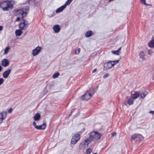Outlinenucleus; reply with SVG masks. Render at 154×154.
Listing matches in <instances>:
<instances>
[{
    "label": "nucleus",
    "mask_w": 154,
    "mask_h": 154,
    "mask_svg": "<svg viewBox=\"0 0 154 154\" xmlns=\"http://www.w3.org/2000/svg\"><path fill=\"white\" fill-rule=\"evenodd\" d=\"M92 31L91 30H89L86 32L85 33V36L87 38H89L91 37L92 35Z\"/></svg>",
    "instance_id": "nucleus-19"
},
{
    "label": "nucleus",
    "mask_w": 154,
    "mask_h": 154,
    "mask_svg": "<svg viewBox=\"0 0 154 154\" xmlns=\"http://www.w3.org/2000/svg\"><path fill=\"white\" fill-rule=\"evenodd\" d=\"M11 72V69H8L5 71L3 73V77L5 79L7 78L8 77Z\"/></svg>",
    "instance_id": "nucleus-11"
},
{
    "label": "nucleus",
    "mask_w": 154,
    "mask_h": 154,
    "mask_svg": "<svg viewBox=\"0 0 154 154\" xmlns=\"http://www.w3.org/2000/svg\"><path fill=\"white\" fill-rule=\"evenodd\" d=\"M20 9L23 12H24L25 16H26V14L28 13L29 11V6H26Z\"/></svg>",
    "instance_id": "nucleus-12"
},
{
    "label": "nucleus",
    "mask_w": 154,
    "mask_h": 154,
    "mask_svg": "<svg viewBox=\"0 0 154 154\" xmlns=\"http://www.w3.org/2000/svg\"><path fill=\"white\" fill-rule=\"evenodd\" d=\"M21 29H17L15 31V34L17 36H20L22 34L23 32Z\"/></svg>",
    "instance_id": "nucleus-21"
},
{
    "label": "nucleus",
    "mask_w": 154,
    "mask_h": 154,
    "mask_svg": "<svg viewBox=\"0 0 154 154\" xmlns=\"http://www.w3.org/2000/svg\"><path fill=\"white\" fill-rule=\"evenodd\" d=\"M13 111V109L12 108H10L8 110V112L9 113H11Z\"/></svg>",
    "instance_id": "nucleus-40"
},
{
    "label": "nucleus",
    "mask_w": 154,
    "mask_h": 154,
    "mask_svg": "<svg viewBox=\"0 0 154 154\" xmlns=\"http://www.w3.org/2000/svg\"><path fill=\"white\" fill-rule=\"evenodd\" d=\"M149 46L151 48H154V42L151 40L149 42L148 44Z\"/></svg>",
    "instance_id": "nucleus-27"
},
{
    "label": "nucleus",
    "mask_w": 154,
    "mask_h": 154,
    "mask_svg": "<svg viewBox=\"0 0 154 154\" xmlns=\"http://www.w3.org/2000/svg\"><path fill=\"white\" fill-rule=\"evenodd\" d=\"M10 2L9 0H6L5 1L0 2V7L2 8V7L7 6V5L11 3Z\"/></svg>",
    "instance_id": "nucleus-14"
},
{
    "label": "nucleus",
    "mask_w": 154,
    "mask_h": 154,
    "mask_svg": "<svg viewBox=\"0 0 154 154\" xmlns=\"http://www.w3.org/2000/svg\"><path fill=\"white\" fill-rule=\"evenodd\" d=\"M112 53L115 54L116 55H118L119 54V52L117 50L113 51H112Z\"/></svg>",
    "instance_id": "nucleus-35"
},
{
    "label": "nucleus",
    "mask_w": 154,
    "mask_h": 154,
    "mask_svg": "<svg viewBox=\"0 0 154 154\" xmlns=\"http://www.w3.org/2000/svg\"><path fill=\"white\" fill-rule=\"evenodd\" d=\"M60 29L61 28L60 26L58 24H56L53 27V30L56 33L59 32L60 31Z\"/></svg>",
    "instance_id": "nucleus-9"
},
{
    "label": "nucleus",
    "mask_w": 154,
    "mask_h": 154,
    "mask_svg": "<svg viewBox=\"0 0 154 154\" xmlns=\"http://www.w3.org/2000/svg\"><path fill=\"white\" fill-rule=\"evenodd\" d=\"M36 129L38 130H44L46 127V124L45 123H44L43 124L40 125H37L36 127Z\"/></svg>",
    "instance_id": "nucleus-15"
},
{
    "label": "nucleus",
    "mask_w": 154,
    "mask_h": 154,
    "mask_svg": "<svg viewBox=\"0 0 154 154\" xmlns=\"http://www.w3.org/2000/svg\"><path fill=\"white\" fill-rule=\"evenodd\" d=\"M80 135L79 134H75L74 136H72L71 139V144H76L80 139Z\"/></svg>",
    "instance_id": "nucleus-5"
},
{
    "label": "nucleus",
    "mask_w": 154,
    "mask_h": 154,
    "mask_svg": "<svg viewBox=\"0 0 154 154\" xmlns=\"http://www.w3.org/2000/svg\"><path fill=\"white\" fill-rule=\"evenodd\" d=\"M92 140L89 138H87L83 141L79 145V147L80 149L88 147Z\"/></svg>",
    "instance_id": "nucleus-2"
},
{
    "label": "nucleus",
    "mask_w": 154,
    "mask_h": 154,
    "mask_svg": "<svg viewBox=\"0 0 154 154\" xmlns=\"http://www.w3.org/2000/svg\"><path fill=\"white\" fill-rule=\"evenodd\" d=\"M2 67L1 65H0V72H1L2 69Z\"/></svg>",
    "instance_id": "nucleus-47"
},
{
    "label": "nucleus",
    "mask_w": 154,
    "mask_h": 154,
    "mask_svg": "<svg viewBox=\"0 0 154 154\" xmlns=\"http://www.w3.org/2000/svg\"><path fill=\"white\" fill-rule=\"evenodd\" d=\"M7 116V113L5 112H3L0 113V123L2 122L3 120L5 119Z\"/></svg>",
    "instance_id": "nucleus-8"
},
{
    "label": "nucleus",
    "mask_w": 154,
    "mask_h": 154,
    "mask_svg": "<svg viewBox=\"0 0 154 154\" xmlns=\"http://www.w3.org/2000/svg\"><path fill=\"white\" fill-rule=\"evenodd\" d=\"M140 1L142 4L144 5H147L146 3V0H141Z\"/></svg>",
    "instance_id": "nucleus-36"
},
{
    "label": "nucleus",
    "mask_w": 154,
    "mask_h": 154,
    "mask_svg": "<svg viewBox=\"0 0 154 154\" xmlns=\"http://www.w3.org/2000/svg\"><path fill=\"white\" fill-rule=\"evenodd\" d=\"M137 139L138 140H136L138 142L140 141L143 139V137L141 134H137Z\"/></svg>",
    "instance_id": "nucleus-24"
},
{
    "label": "nucleus",
    "mask_w": 154,
    "mask_h": 154,
    "mask_svg": "<svg viewBox=\"0 0 154 154\" xmlns=\"http://www.w3.org/2000/svg\"><path fill=\"white\" fill-rule=\"evenodd\" d=\"M134 99L131 97L129 98L128 100V104L129 105L133 104L134 103Z\"/></svg>",
    "instance_id": "nucleus-25"
},
{
    "label": "nucleus",
    "mask_w": 154,
    "mask_h": 154,
    "mask_svg": "<svg viewBox=\"0 0 154 154\" xmlns=\"http://www.w3.org/2000/svg\"><path fill=\"white\" fill-rule=\"evenodd\" d=\"M137 134H134L132 135L131 136V140H134L135 139H136V140H137L138 139H137Z\"/></svg>",
    "instance_id": "nucleus-29"
},
{
    "label": "nucleus",
    "mask_w": 154,
    "mask_h": 154,
    "mask_svg": "<svg viewBox=\"0 0 154 154\" xmlns=\"http://www.w3.org/2000/svg\"><path fill=\"white\" fill-rule=\"evenodd\" d=\"M92 149L90 148H88L86 150V153L87 154H90L92 152Z\"/></svg>",
    "instance_id": "nucleus-32"
},
{
    "label": "nucleus",
    "mask_w": 154,
    "mask_h": 154,
    "mask_svg": "<svg viewBox=\"0 0 154 154\" xmlns=\"http://www.w3.org/2000/svg\"><path fill=\"white\" fill-rule=\"evenodd\" d=\"M80 51V49L79 48H77L75 50L74 52L75 54H79Z\"/></svg>",
    "instance_id": "nucleus-31"
},
{
    "label": "nucleus",
    "mask_w": 154,
    "mask_h": 154,
    "mask_svg": "<svg viewBox=\"0 0 154 154\" xmlns=\"http://www.w3.org/2000/svg\"><path fill=\"white\" fill-rule=\"evenodd\" d=\"M151 40L152 41H153L154 42V36H153L152 38V39Z\"/></svg>",
    "instance_id": "nucleus-50"
},
{
    "label": "nucleus",
    "mask_w": 154,
    "mask_h": 154,
    "mask_svg": "<svg viewBox=\"0 0 154 154\" xmlns=\"http://www.w3.org/2000/svg\"><path fill=\"white\" fill-rule=\"evenodd\" d=\"M3 29V27L2 26H0V31H2Z\"/></svg>",
    "instance_id": "nucleus-43"
},
{
    "label": "nucleus",
    "mask_w": 154,
    "mask_h": 154,
    "mask_svg": "<svg viewBox=\"0 0 154 154\" xmlns=\"http://www.w3.org/2000/svg\"><path fill=\"white\" fill-rule=\"evenodd\" d=\"M75 109H72V110H71V113H70V114H69V116H70L71 115H72V112H73V111L75 110Z\"/></svg>",
    "instance_id": "nucleus-44"
},
{
    "label": "nucleus",
    "mask_w": 154,
    "mask_h": 154,
    "mask_svg": "<svg viewBox=\"0 0 154 154\" xmlns=\"http://www.w3.org/2000/svg\"><path fill=\"white\" fill-rule=\"evenodd\" d=\"M9 64V62L6 59H3L2 60V65L4 67H6Z\"/></svg>",
    "instance_id": "nucleus-10"
},
{
    "label": "nucleus",
    "mask_w": 154,
    "mask_h": 154,
    "mask_svg": "<svg viewBox=\"0 0 154 154\" xmlns=\"http://www.w3.org/2000/svg\"><path fill=\"white\" fill-rule=\"evenodd\" d=\"M153 51L152 50H149L148 51V54L149 55H151L153 53Z\"/></svg>",
    "instance_id": "nucleus-39"
},
{
    "label": "nucleus",
    "mask_w": 154,
    "mask_h": 154,
    "mask_svg": "<svg viewBox=\"0 0 154 154\" xmlns=\"http://www.w3.org/2000/svg\"><path fill=\"white\" fill-rule=\"evenodd\" d=\"M28 22L23 19L21 22L19 24V28L21 30H26L28 28Z\"/></svg>",
    "instance_id": "nucleus-3"
},
{
    "label": "nucleus",
    "mask_w": 154,
    "mask_h": 154,
    "mask_svg": "<svg viewBox=\"0 0 154 154\" xmlns=\"http://www.w3.org/2000/svg\"><path fill=\"white\" fill-rule=\"evenodd\" d=\"M145 54L144 52L143 51L139 53V56L140 58L142 59L143 60H144L145 59Z\"/></svg>",
    "instance_id": "nucleus-23"
},
{
    "label": "nucleus",
    "mask_w": 154,
    "mask_h": 154,
    "mask_svg": "<svg viewBox=\"0 0 154 154\" xmlns=\"http://www.w3.org/2000/svg\"><path fill=\"white\" fill-rule=\"evenodd\" d=\"M146 5V6H149V5L148 4H147V5Z\"/></svg>",
    "instance_id": "nucleus-51"
},
{
    "label": "nucleus",
    "mask_w": 154,
    "mask_h": 154,
    "mask_svg": "<svg viewBox=\"0 0 154 154\" xmlns=\"http://www.w3.org/2000/svg\"><path fill=\"white\" fill-rule=\"evenodd\" d=\"M34 0H28L25 3H23V4L24 5L25 4H28L29 5H30V1L33 2Z\"/></svg>",
    "instance_id": "nucleus-34"
},
{
    "label": "nucleus",
    "mask_w": 154,
    "mask_h": 154,
    "mask_svg": "<svg viewBox=\"0 0 154 154\" xmlns=\"http://www.w3.org/2000/svg\"><path fill=\"white\" fill-rule=\"evenodd\" d=\"M110 61L111 62V63L112 64V66H113L119 63V60H118L114 61Z\"/></svg>",
    "instance_id": "nucleus-26"
},
{
    "label": "nucleus",
    "mask_w": 154,
    "mask_h": 154,
    "mask_svg": "<svg viewBox=\"0 0 154 154\" xmlns=\"http://www.w3.org/2000/svg\"><path fill=\"white\" fill-rule=\"evenodd\" d=\"M109 74L108 73H106L103 75V78L104 79L106 78L109 76Z\"/></svg>",
    "instance_id": "nucleus-38"
},
{
    "label": "nucleus",
    "mask_w": 154,
    "mask_h": 154,
    "mask_svg": "<svg viewBox=\"0 0 154 154\" xmlns=\"http://www.w3.org/2000/svg\"><path fill=\"white\" fill-rule=\"evenodd\" d=\"M41 118V115L40 113H37L34 116L33 118L35 121H38L40 120Z\"/></svg>",
    "instance_id": "nucleus-16"
},
{
    "label": "nucleus",
    "mask_w": 154,
    "mask_h": 154,
    "mask_svg": "<svg viewBox=\"0 0 154 154\" xmlns=\"http://www.w3.org/2000/svg\"><path fill=\"white\" fill-rule=\"evenodd\" d=\"M150 113H152V114H154V111H150L149 112Z\"/></svg>",
    "instance_id": "nucleus-49"
},
{
    "label": "nucleus",
    "mask_w": 154,
    "mask_h": 154,
    "mask_svg": "<svg viewBox=\"0 0 154 154\" xmlns=\"http://www.w3.org/2000/svg\"><path fill=\"white\" fill-rule=\"evenodd\" d=\"M93 154H97V153H93Z\"/></svg>",
    "instance_id": "nucleus-52"
},
{
    "label": "nucleus",
    "mask_w": 154,
    "mask_h": 154,
    "mask_svg": "<svg viewBox=\"0 0 154 154\" xmlns=\"http://www.w3.org/2000/svg\"><path fill=\"white\" fill-rule=\"evenodd\" d=\"M32 125L35 128H36V127L37 126V125H36V123L35 122H33L32 123Z\"/></svg>",
    "instance_id": "nucleus-41"
},
{
    "label": "nucleus",
    "mask_w": 154,
    "mask_h": 154,
    "mask_svg": "<svg viewBox=\"0 0 154 154\" xmlns=\"http://www.w3.org/2000/svg\"><path fill=\"white\" fill-rule=\"evenodd\" d=\"M121 47H120L119 48H118L117 50L119 52V51L121 50Z\"/></svg>",
    "instance_id": "nucleus-48"
},
{
    "label": "nucleus",
    "mask_w": 154,
    "mask_h": 154,
    "mask_svg": "<svg viewBox=\"0 0 154 154\" xmlns=\"http://www.w3.org/2000/svg\"><path fill=\"white\" fill-rule=\"evenodd\" d=\"M103 70H106L111 68L112 66L111 62L109 61L105 63L103 66Z\"/></svg>",
    "instance_id": "nucleus-7"
},
{
    "label": "nucleus",
    "mask_w": 154,
    "mask_h": 154,
    "mask_svg": "<svg viewBox=\"0 0 154 154\" xmlns=\"http://www.w3.org/2000/svg\"><path fill=\"white\" fill-rule=\"evenodd\" d=\"M95 92V91L92 94L89 92L88 91H86L82 96V99L83 100H86L90 99L91 96L93 95Z\"/></svg>",
    "instance_id": "nucleus-4"
},
{
    "label": "nucleus",
    "mask_w": 154,
    "mask_h": 154,
    "mask_svg": "<svg viewBox=\"0 0 154 154\" xmlns=\"http://www.w3.org/2000/svg\"><path fill=\"white\" fill-rule=\"evenodd\" d=\"M140 95L139 92H136L134 94H132L131 97L134 99H135L138 98Z\"/></svg>",
    "instance_id": "nucleus-18"
},
{
    "label": "nucleus",
    "mask_w": 154,
    "mask_h": 154,
    "mask_svg": "<svg viewBox=\"0 0 154 154\" xmlns=\"http://www.w3.org/2000/svg\"><path fill=\"white\" fill-rule=\"evenodd\" d=\"M72 1L73 0H67L64 5L60 7L56 10V13H59L63 11L66 8V6L69 5Z\"/></svg>",
    "instance_id": "nucleus-1"
},
{
    "label": "nucleus",
    "mask_w": 154,
    "mask_h": 154,
    "mask_svg": "<svg viewBox=\"0 0 154 154\" xmlns=\"http://www.w3.org/2000/svg\"><path fill=\"white\" fill-rule=\"evenodd\" d=\"M20 17H17V18H16V21H17V22H18V21H20Z\"/></svg>",
    "instance_id": "nucleus-42"
},
{
    "label": "nucleus",
    "mask_w": 154,
    "mask_h": 154,
    "mask_svg": "<svg viewBox=\"0 0 154 154\" xmlns=\"http://www.w3.org/2000/svg\"><path fill=\"white\" fill-rule=\"evenodd\" d=\"M147 94V93L146 92H144L140 94V96L143 99L145 97Z\"/></svg>",
    "instance_id": "nucleus-28"
},
{
    "label": "nucleus",
    "mask_w": 154,
    "mask_h": 154,
    "mask_svg": "<svg viewBox=\"0 0 154 154\" xmlns=\"http://www.w3.org/2000/svg\"><path fill=\"white\" fill-rule=\"evenodd\" d=\"M42 48L39 46L37 47L35 49L33 50L32 54L33 56H35L37 55L41 51Z\"/></svg>",
    "instance_id": "nucleus-6"
},
{
    "label": "nucleus",
    "mask_w": 154,
    "mask_h": 154,
    "mask_svg": "<svg viewBox=\"0 0 154 154\" xmlns=\"http://www.w3.org/2000/svg\"><path fill=\"white\" fill-rule=\"evenodd\" d=\"M96 134V135H95V136L94 137V138L97 140L100 139L102 136L103 135V134H100L98 132H97Z\"/></svg>",
    "instance_id": "nucleus-20"
},
{
    "label": "nucleus",
    "mask_w": 154,
    "mask_h": 154,
    "mask_svg": "<svg viewBox=\"0 0 154 154\" xmlns=\"http://www.w3.org/2000/svg\"><path fill=\"white\" fill-rule=\"evenodd\" d=\"M13 8V6L11 3L7 5L6 6L2 8V10L4 11H8L9 9H12Z\"/></svg>",
    "instance_id": "nucleus-13"
},
{
    "label": "nucleus",
    "mask_w": 154,
    "mask_h": 154,
    "mask_svg": "<svg viewBox=\"0 0 154 154\" xmlns=\"http://www.w3.org/2000/svg\"><path fill=\"white\" fill-rule=\"evenodd\" d=\"M112 136H114L116 135V132H114L112 133Z\"/></svg>",
    "instance_id": "nucleus-45"
},
{
    "label": "nucleus",
    "mask_w": 154,
    "mask_h": 154,
    "mask_svg": "<svg viewBox=\"0 0 154 154\" xmlns=\"http://www.w3.org/2000/svg\"><path fill=\"white\" fill-rule=\"evenodd\" d=\"M60 73L58 72L55 73L53 75V77L54 79L57 78L60 75Z\"/></svg>",
    "instance_id": "nucleus-30"
},
{
    "label": "nucleus",
    "mask_w": 154,
    "mask_h": 154,
    "mask_svg": "<svg viewBox=\"0 0 154 154\" xmlns=\"http://www.w3.org/2000/svg\"><path fill=\"white\" fill-rule=\"evenodd\" d=\"M97 69L96 68V69H94L92 71V73H94V72H95L97 71Z\"/></svg>",
    "instance_id": "nucleus-46"
},
{
    "label": "nucleus",
    "mask_w": 154,
    "mask_h": 154,
    "mask_svg": "<svg viewBox=\"0 0 154 154\" xmlns=\"http://www.w3.org/2000/svg\"><path fill=\"white\" fill-rule=\"evenodd\" d=\"M4 81V80L2 78H0V85L2 84Z\"/></svg>",
    "instance_id": "nucleus-37"
},
{
    "label": "nucleus",
    "mask_w": 154,
    "mask_h": 154,
    "mask_svg": "<svg viewBox=\"0 0 154 154\" xmlns=\"http://www.w3.org/2000/svg\"><path fill=\"white\" fill-rule=\"evenodd\" d=\"M9 50V47H8L5 48V51H4V53L5 54H7Z\"/></svg>",
    "instance_id": "nucleus-33"
},
{
    "label": "nucleus",
    "mask_w": 154,
    "mask_h": 154,
    "mask_svg": "<svg viewBox=\"0 0 154 154\" xmlns=\"http://www.w3.org/2000/svg\"><path fill=\"white\" fill-rule=\"evenodd\" d=\"M17 14H20L22 15V17L23 19V18L26 16H25V14H24V12H23L21 9L18 10L17 11Z\"/></svg>",
    "instance_id": "nucleus-22"
},
{
    "label": "nucleus",
    "mask_w": 154,
    "mask_h": 154,
    "mask_svg": "<svg viewBox=\"0 0 154 154\" xmlns=\"http://www.w3.org/2000/svg\"><path fill=\"white\" fill-rule=\"evenodd\" d=\"M97 132V131H93L90 133V134L89 136V137L88 138H90L92 140V141L94 139V137L96 135Z\"/></svg>",
    "instance_id": "nucleus-17"
}]
</instances>
